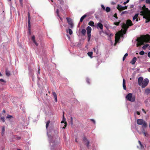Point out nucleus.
Returning a JSON list of instances; mask_svg holds the SVG:
<instances>
[{"label": "nucleus", "mask_w": 150, "mask_h": 150, "mask_svg": "<svg viewBox=\"0 0 150 150\" xmlns=\"http://www.w3.org/2000/svg\"><path fill=\"white\" fill-rule=\"evenodd\" d=\"M143 78L142 77H140L138 78V83L139 85L141 86L142 84Z\"/></svg>", "instance_id": "obj_13"}, {"label": "nucleus", "mask_w": 150, "mask_h": 150, "mask_svg": "<svg viewBox=\"0 0 150 150\" xmlns=\"http://www.w3.org/2000/svg\"><path fill=\"white\" fill-rule=\"evenodd\" d=\"M22 1H20V3L22 6Z\"/></svg>", "instance_id": "obj_51"}, {"label": "nucleus", "mask_w": 150, "mask_h": 150, "mask_svg": "<svg viewBox=\"0 0 150 150\" xmlns=\"http://www.w3.org/2000/svg\"><path fill=\"white\" fill-rule=\"evenodd\" d=\"M142 11L140 12V15L143 16V18L146 19V23L150 21V11L144 5L142 8Z\"/></svg>", "instance_id": "obj_1"}, {"label": "nucleus", "mask_w": 150, "mask_h": 150, "mask_svg": "<svg viewBox=\"0 0 150 150\" xmlns=\"http://www.w3.org/2000/svg\"><path fill=\"white\" fill-rule=\"evenodd\" d=\"M88 55L91 57H92L93 52H89L88 53Z\"/></svg>", "instance_id": "obj_27"}, {"label": "nucleus", "mask_w": 150, "mask_h": 150, "mask_svg": "<svg viewBox=\"0 0 150 150\" xmlns=\"http://www.w3.org/2000/svg\"><path fill=\"white\" fill-rule=\"evenodd\" d=\"M71 125L73 124V118L72 117H71Z\"/></svg>", "instance_id": "obj_42"}, {"label": "nucleus", "mask_w": 150, "mask_h": 150, "mask_svg": "<svg viewBox=\"0 0 150 150\" xmlns=\"http://www.w3.org/2000/svg\"><path fill=\"white\" fill-rule=\"evenodd\" d=\"M143 133L145 136H146L147 135V133L145 132H143Z\"/></svg>", "instance_id": "obj_44"}, {"label": "nucleus", "mask_w": 150, "mask_h": 150, "mask_svg": "<svg viewBox=\"0 0 150 150\" xmlns=\"http://www.w3.org/2000/svg\"><path fill=\"white\" fill-rule=\"evenodd\" d=\"M38 73H39H39H40V69L39 68H38Z\"/></svg>", "instance_id": "obj_56"}, {"label": "nucleus", "mask_w": 150, "mask_h": 150, "mask_svg": "<svg viewBox=\"0 0 150 150\" xmlns=\"http://www.w3.org/2000/svg\"><path fill=\"white\" fill-rule=\"evenodd\" d=\"M138 143L140 145L141 149H144V147L143 145L142 144V143H141V142L140 141H138Z\"/></svg>", "instance_id": "obj_24"}, {"label": "nucleus", "mask_w": 150, "mask_h": 150, "mask_svg": "<svg viewBox=\"0 0 150 150\" xmlns=\"http://www.w3.org/2000/svg\"><path fill=\"white\" fill-rule=\"evenodd\" d=\"M144 41L146 42H149L150 40V35H147L144 36L143 38Z\"/></svg>", "instance_id": "obj_9"}, {"label": "nucleus", "mask_w": 150, "mask_h": 150, "mask_svg": "<svg viewBox=\"0 0 150 150\" xmlns=\"http://www.w3.org/2000/svg\"><path fill=\"white\" fill-rule=\"evenodd\" d=\"M128 13V12L126 11H123L121 13V15H123L124 14H127Z\"/></svg>", "instance_id": "obj_36"}, {"label": "nucleus", "mask_w": 150, "mask_h": 150, "mask_svg": "<svg viewBox=\"0 0 150 150\" xmlns=\"http://www.w3.org/2000/svg\"><path fill=\"white\" fill-rule=\"evenodd\" d=\"M145 93L146 94H149L150 93V89L149 88L146 89L145 90Z\"/></svg>", "instance_id": "obj_26"}, {"label": "nucleus", "mask_w": 150, "mask_h": 150, "mask_svg": "<svg viewBox=\"0 0 150 150\" xmlns=\"http://www.w3.org/2000/svg\"><path fill=\"white\" fill-rule=\"evenodd\" d=\"M133 25L131 21L129 19L127 20L126 21V24L123 23L122 26V28L123 29L125 32H126L127 29L129 26H131Z\"/></svg>", "instance_id": "obj_2"}, {"label": "nucleus", "mask_w": 150, "mask_h": 150, "mask_svg": "<svg viewBox=\"0 0 150 150\" xmlns=\"http://www.w3.org/2000/svg\"><path fill=\"white\" fill-rule=\"evenodd\" d=\"M127 6H122L120 5H118L117 7V9L120 11H122L127 8Z\"/></svg>", "instance_id": "obj_11"}, {"label": "nucleus", "mask_w": 150, "mask_h": 150, "mask_svg": "<svg viewBox=\"0 0 150 150\" xmlns=\"http://www.w3.org/2000/svg\"><path fill=\"white\" fill-rule=\"evenodd\" d=\"M137 113L138 115H139L140 114V112L138 111L137 112Z\"/></svg>", "instance_id": "obj_52"}, {"label": "nucleus", "mask_w": 150, "mask_h": 150, "mask_svg": "<svg viewBox=\"0 0 150 150\" xmlns=\"http://www.w3.org/2000/svg\"><path fill=\"white\" fill-rule=\"evenodd\" d=\"M146 2L147 3H150V1H146Z\"/></svg>", "instance_id": "obj_50"}, {"label": "nucleus", "mask_w": 150, "mask_h": 150, "mask_svg": "<svg viewBox=\"0 0 150 150\" xmlns=\"http://www.w3.org/2000/svg\"><path fill=\"white\" fill-rule=\"evenodd\" d=\"M64 112H63V120L61 122V123H64V121L65 120V119L64 118Z\"/></svg>", "instance_id": "obj_34"}, {"label": "nucleus", "mask_w": 150, "mask_h": 150, "mask_svg": "<svg viewBox=\"0 0 150 150\" xmlns=\"http://www.w3.org/2000/svg\"><path fill=\"white\" fill-rule=\"evenodd\" d=\"M149 83V79L147 78L145 79L143 81L142 84L141 85L142 88L146 87L148 84Z\"/></svg>", "instance_id": "obj_7"}, {"label": "nucleus", "mask_w": 150, "mask_h": 150, "mask_svg": "<svg viewBox=\"0 0 150 150\" xmlns=\"http://www.w3.org/2000/svg\"><path fill=\"white\" fill-rule=\"evenodd\" d=\"M143 42L141 40H140L138 41V43L137 45V47L141 45H143Z\"/></svg>", "instance_id": "obj_23"}, {"label": "nucleus", "mask_w": 150, "mask_h": 150, "mask_svg": "<svg viewBox=\"0 0 150 150\" xmlns=\"http://www.w3.org/2000/svg\"><path fill=\"white\" fill-rule=\"evenodd\" d=\"M5 132V127H3L2 129L1 135H3L4 134Z\"/></svg>", "instance_id": "obj_29"}, {"label": "nucleus", "mask_w": 150, "mask_h": 150, "mask_svg": "<svg viewBox=\"0 0 150 150\" xmlns=\"http://www.w3.org/2000/svg\"><path fill=\"white\" fill-rule=\"evenodd\" d=\"M139 14L138 13H137L133 17V20H134L135 19H136V21H138V19L137 18V17L138 16Z\"/></svg>", "instance_id": "obj_17"}, {"label": "nucleus", "mask_w": 150, "mask_h": 150, "mask_svg": "<svg viewBox=\"0 0 150 150\" xmlns=\"http://www.w3.org/2000/svg\"><path fill=\"white\" fill-rule=\"evenodd\" d=\"M83 141L85 143H86L87 147L89 148V144L90 142L85 136H84L83 137Z\"/></svg>", "instance_id": "obj_12"}, {"label": "nucleus", "mask_w": 150, "mask_h": 150, "mask_svg": "<svg viewBox=\"0 0 150 150\" xmlns=\"http://www.w3.org/2000/svg\"><path fill=\"white\" fill-rule=\"evenodd\" d=\"M86 81L89 84H90V79L88 78H87L86 79Z\"/></svg>", "instance_id": "obj_38"}, {"label": "nucleus", "mask_w": 150, "mask_h": 150, "mask_svg": "<svg viewBox=\"0 0 150 150\" xmlns=\"http://www.w3.org/2000/svg\"><path fill=\"white\" fill-rule=\"evenodd\" d=\"M149 127H150V123H149Z\"/></svg>", "instance_id": "obj_63"}, {"label": "nucleus", "mask_w": 150, "mask_h": 150, "mask_svg": "<svg viewBox=\"0 0 150 150\" xmlns=\"http://www.w3.org/2000/svg\"><path fill=\"white\" fill-rule=\"evenodd\" d=\"M120 38V35L119 33H117L115 35V43L114 45H115L116 43L118 42Z\"/></svg>", "instance_id": "obj_8"}, {"label": "nucleus", "mask_w": 150, "mask_h": 150, "mask_svg": "<svg viewBox=\"0 0 150 150\" xmlns=\"http://www.w3.org/2000/svg\"><path fill=\"white\" fill-rule=\"evenodd\" d=\"M149 46V45L146 44L142 47V49L144 50H145L146 48Z\"/></svg>", "instance_id": "obj_28"}, {"label": "nucleus", "mask_w": 150, "mask_h": 150, "mask_svg": "<svg viewBox=\"0 0 150 150\" xmlns=\"http://www.w3.org/2000/svg\"><path fill=\"white\" fill-rule=\"evenodd\" d=\"M57 14L58 15V13H59V10L58 9H57Z\"/></svg>", "instance_id": "obj_54"}, {"label": "nucleus", "mask_w": 150, "mask_h": 150, "mask_svg": "<svg viewBox=\"0 0 150 150\" xmlns=\"http://www.w3.org/2000/svg\"><path fill=\"white\" fill-rule=\"evenodd\" d=\"M17 150H22L20 149H17Z\"/></svg>", "instance_id": "obj_62"}, {"label": "nucleus", "mask_w": 150, "mask_h": 150, "mask_svg": "<svg viewBox=\"0 0 150 150\" xmlns=\"http://www.w3.org/2000/svg\"><path fill=\"white\" fill-rule=\"evenodd\" d=\"M137 58L136 57H134L132 61H131L130 63L132 64H134L136 60H137Z\"/></svg>", "instance_id": "obj_18"}, {"label": "nucleus", "mask_w": 150, "mask_h": 150, "mask_svg": "<svg viewBox=\"0 0 150 150\" xmlns=\"http://www.w3.org/2000/svg\"><path fill=\"white\" fill-rule=\"evenodd\" d=\"M75 141L77 142V139L76 138V139H75Z\"/></svg>", "instance_id": "obj_60"}, {"label": "nucleus", "mask_w": 150, "mask_h": 150, "mask_svg": "<svg viewBox=\"0 0 150 150\" xmlns=\"http://www.w3.org/2000/svg\"><path fill=\"white\" fill-rule=\"evenodd\" d=\"M110 8L109 7H107L105 9V11L107 12H110Z\"/></svg>", "instance_id": "obj_31"}, {"label": "nucleus", "mask_w": 150, "mask_h": 150, "mask_svg": "<svg viewBox=\"0 0 150 150\" xmlns=\"http://www.w3.org/2000/svg\"><path fill=\"white\" fill-rule=\"evenodd\" d=\"M52 1V2H53V0H52L51 1Z\"/></svg>", "instance_id": "obj_64"}, {"label": "nucleus", "mask_w": 150, "mask_h": 150, "mask_svg": "<svg viewBox=\"0 0 150 150\" xmlns=\"http://www.w3.org/2000/svg\"><path fill=\"white\" fill-rule=\"evenodd\" d=\"M137 123L139 125H142L143 128H145L147 127V123L142 119H138L137 120Z\"/></svg>", "instance_id": "obj_4"}, {"label": "nucleus", "mask_w": 150, "mask_h": 150, "mask_svg": "<svg viewBox=\"0 0 150 150\" xmlns=\"http://www.w3.org/2000/svg\"><path fill=\"white\" fill-rule=\"evenodd\" d=\"M12 117V115H8L6 117V118H11Z\"/></svg>", "instance_id": "obj_39"}, {"label": "nucleus", "mask_w": 150, "mask_h": 150, "mask_svg": "<svg viewBox=\"0 0 150 150\" xmlns=\"http://www.w3.org/2000/svg\"><path fill=\"white\" fill-rule=\"evenodd\" d=\"M66 19L68 24L70 25L71 28H72L73 27V24L72 22V19L68 17Z\"/></svg>", "instance_id": "obj_10"}, {"label": "nucleus", "mask_w": 150, "mask_h": 150, "mask_svg": "<svg viewBox=\"0 0 150 150\" xmlns=\"http://www.w3.org/2000/svg\"><path fill=\"white\" fill-rule=\"evenodd\" d=\"M6 75L8 76H9L10 75V72L8 71L7 70L6 71Z\"/></svg>", "instance_id": "obj_32"}, {"label": "nucleus", "mask_w": 150, "mask_h": 150, "mask_svg": "<svg viewBox=\"0 0 150 150\" xmlns=\"http://www.w3.org/2000/svg\"><path fill=\"white\" fill-rule=\"evenodd\" d=\"M52 94L54 97L55 100L56 102H57V95L56 93L55 92H52Z\"/></svg>", "instance_id": "obj_19"}, {"label": "nucleus", "mask_w": 150, "mask_h": 150, "mask_svg": "<svg viewBox=\"0 0 150 150\" xmlns=\"http://www.w3.org/2000/svg\"><path fill=\"white\" fill-rule=\"evenodd\" d=\"M67 32H69L70 35H71L73 33L72 30L70 29H69L68 30H67Z\"/></svg>", "instance_id": "obj_25"}, {"label": "nucleus", "mask_w": 150, "mask_h": 150, "mask_svg": "<svg viewBox=\"0 0 150 150\" xmlns=\"http://www.w3.org/2000/svg\"><path fill=\"white\" fill-rule=\"evenodd\" d=\"M91 28L90 26H88L86 28V30L88 37V41H89L90 40L91 38Z\"/></svg>", "instance_id": "obj_5"}, {"label": "nucleus", "mask_w": 150, "mask_h": 150, "mask_svg": "<svg viewBox=\"0 0 150 150\" xmlns=\"http://www.w3.org/2000/svg\"><path fill=\"white\" fill-rule=\"evenodd\" d=\"M86 30L84 29H82V31H81V33L83 35L85 36L86 35Z\"/></svg>", "instance_id": "obj_21"}, {"label": "nucleus", "mask_w": 150, "mask_h": 150, "mask_svg": "<svg viewBox=\"0 0 150 150\" xmlns=\"http://www.w3.org/2000/svg\"><path fill=\"white\" fill-rule=\"evenodd\" d=\"M120 23V21H119L117 22H114V24L115 25H118Z\"/></svg>", "instance_id": "obj_37"}, {"label": "nucleus", "mask_w": 150, "mask_h": 150, "mask_svg": "<svg viewBox=\"0 0 150 150\" xmlns=\"http://www.w3.org/2000/svg\"><path fill=\"white\" fill-rule=\"evenodd\" d=\"M28 27L29 33L30 34V16L29 13H28Z\"/></svg>", "instance_id": "obj_6"}, {"label": "nucleus", "mask_w": 150, "mask_h": 150, "mask_svg": "<svg viewBox=\"0 0 150 150\" xmlns=\"http://www.w3.org/2000/svg\"><path fill=\"white\" fill-rule=\"evenodd\" d=\"M0 81L1 82H5V81L4 80H3V79H0Z\"/></svg>", "instance_id": "obj_47"}, {"label": "nucleus", "mask_w": 150, "mask_h": 150, "mask_svg": "<svg viewBox=\"0 0 150 150\" xmlns=\"http://www.w3.org/2000/svg\"><path fill=\"white\" fill-rule=\"evenodd\" d=\"M101 7H102V8H103V9L104 10H105V6H104V5H101Z\"/></svg>", "instance_id": "obj_43"}, {"label": "nucleus", "mask_w": 150, "mask_h": 150, "mask_svg": "<svg viewBox=\"0 0 150 150\" xmlns=\"http://www.w3.org/2000/svg\"><path fill=\"white\" fill-rule=\"evenodd\" d=\"M1 119L2 120L3 122H5L4 120V117H2L1 118Z\"/></svg>", "instance_id": "obj_40"}, {"label": "nucleus", "mask_w": 150, "mask_h": 150, "mask_svg": "<svg viewBox=\"0 0 150 150\" xmlns=\"http://www.w3.org/2000/svg\"><path fill=\"white\" fill-rule=\"evenodd\" d=\"M96 27L97 28H99L101 30H102L103 29V24L100 23H98L97 24Z\"/></svg>", "instance_id": "obj_14"}, {"label": "nucleus", "mask_w": 150, "mask_h": 150, "mask_svg": "<svg viewBox=\"0 0 150 150\" xmlns=\"http://www.w3.org/2000/svg\"><path fill=\"white\" fill-rule=\"evenodd\" d=\"M86 15L85 14L82 16L80 18V22H82L83 20L86 17Z\"/></svg>", "instance_id": "obj_22"}, {"label": "nucleus", "mask_w": 150, "mask_h": 150, "mask_svg": "<svg viewBox=\"0 0 150 150\" xmlns=\"http://www.w3.org/2000/svg\"><path fill=\"white\" fill-rule=\"evenodd\" d=\"M126 98L131 102H134L135 100L136 97L135 96H132V93H129L126 96Z\"/></svg>", "instance_id": "obj_3"}, {"label": "nucleus", "mask_w": 150, "mask_h": 150, "mask_svg": "<svg viewBox=\"0 0 150 150\" xmlns=\"http://www.w3.org/2000/svg\"><path fill=\"white\" fill-rule=\"evenodd\" d=\"M123 89L125 90H126V81L125 79H123Z\"/></svg>", "instance_id": "obj_16"}, {"label": "nucleus", "mask_w": 150, "mask_h": 150, "mask_svg": "<svg viewBox=\"0 0 150 150\" xmlns=\"http://www.w3.org/2000/svg\"><path fill=\"white\" fill-rule=\"evenodd\" d=\"M2 76V74H1V73L0 72V76Z\"/></svg>", "instance_id": "obj_59"}, {"label": "nucleus", "mask_w": 150, "mask_h": 150, "mask_svg": "<svg viewBox=\"0 0 150 150\" xmlns=\"http://www.w3.org/2000/svg\"><path fill=\"white\" fill-rule=\"evenodd\" d=\"M3 112L4 113H5V112H6L4 110H3Z\"/></svg>", "instance_id": "obj_58"}, {"label": "nucleus", "mask_w": 150, "mask_h": 150, "mask_svg": "<svg viewBox=\"0 0 150 150\" xmlns=\"http://www.w3.org/2000/svg\"><path fill=\"white\" fill-rule=\"evenodd\" d=\"M50 121H48L47 122L46 125V128L47 129L49 126V125L50 123Z\"/></svg>", "instance_id": "obj_33"}, {"label": "nucleus", "mask_w": 150, "mask_h": 150, "mask_svg": "<svg viewBox=\"0 0 150 150\" xmlns=\"http://www.w3.org/2000/svg\"><path fill=\"white\" fill-rule=\"evenodd\" d=\"M88 25H90L92 27L94 26V23L93 21H90L88 23Z\"/></svg>", "instance_id": "obj_20"}, {"label": "nucleus", "mask_w": 150, "mask_h": 150, "mask_svg": "<svg viewBox=\"0 0 150 150\" xmlns=\"http://www.w3.org/2000/svg\"><path fill=\"white\" fill-rule=\"evenodd\" d=\"M139 54L141 55H143L144 54V52L142 50L139 52Z\"/></svg>", "instance_id": "obj_35"}, {"label": "nucleus", "mask_w": 150, "mask_h": 150, "mask_svg": "<svg viewBox=\"0 0 150 150\" xmlns=\"http://www.w3.org/2000/svg\"><path fill=\"white\" fill-rule=\"evenodd\" d=\"M93 50H94V51H95V50H96V49H95V48H93Z\"/></svg>", "instance_id": "obj_61"}, {"label": "nucleus", "mask_w": 150, "mask_h": 150, "mask_svg": "<svg viewBox=\"0 0 150 150\" xmlns=\"http://www.w3.org/2000/svg\"><path fill=\"white\" fill-rule=\"evenodd\" d=\"M148 71H149L150 72V68H149L148 69Z\"/></svg>", "instance_id": "obj_57"}, {"label": "nucleus", "mask_w": 150, "mask_h": 150, "mask_svg": "<svg viewBox=\"0 0 150 150\" xmlns=\"http://www.w3.org/2000/svg\"><path fill=\"white\" fill-rule=\"evenodd\" d=\"M148 56L149 58H150V52L148 53Z\"/></svg>", "instance_id": "obj_48"}, {"label": "nucleus", "mask_w": 150, "mask_h": 150, "mask_svg": "<svg viewBox=\"0 0 150 150\" xmlns=\"http://www.w3.org/2000/svg\"><path fill=\"white\" fill-rule=\"evenodd\" d=\"M128 54L127 53H126L125 55H124L123 58V60L124 61L126 57L128 56Z\"/></svg>", "instance_id": "obj_30"}, {"label": "nucleus", "mask_w": 150, "mask_h": 150, "mask_svg": "<svg viewBox=\"0 0 150 150\" xmlns=\"http://www.w3.org/2000/svg\"><path fill=\"white\" fill-rule=\"evenodd\" d=\"M64 124H65L64 127H63V128H62L63 129H65L67 126V122H64Z\"/></svg>", "instance_id": "obj_41"}, {"label": "nucleus", "mask_w": 150, "mask_h": 150, "mask_svg": "<svg viewBox=\"0 0 150 150\" xmlns=\"http://www.w3.org/2000/svg\"><path fill=\"white\" fill-rule=\"evenodd\" d=\"M31 40L36 46H38V43L36 42L35 40V37L34 35H33L31 37Z\"/></svg>", "instance_id": "obj_15"}, {"label": "nucleus", "mask_w": 150, "mask_h": 150, "mask_svg": "<svg viewBox=\"0 0 150 150\" xmlns=\"http://www.w3.org/2000/svg\"><path fill=\"white\" fill-rule=\"evenodd\" d=\"M114 17L116 18V19L118 18V17L117 16V14L116 13H115L114 14Z\"/></svg>", "instance_id": "obj_45"}, {"label": "nucleus", "mask_w": 150, "mask_h": 150, "mask_svg": "<svg viewBox=\"0 0 150 150\" xmlns=\"http://www.w3.org/2000/svg\"><path fill=\"white\" fill-rule=\"evenodd\" d=\"M142 111L144 112V113H146V111H145V110H144V109H142Z\"/></svg>", "instance_id": "obj_53"}, {"label": "nucleus", "mask_w": 150, "mask_h": 150, "mask_svg": "<svg viewBox=\"0 0 150 150\" xmlns=\"http://www.w3.org/2000/svg\"><path fill=\"white\" fill-rule=\"evenodd\" d=\"M91 120L93 122V123L94 124L95 123V120L93 119H92Z\"/></svg>", "instance_id": "obj_49"}, {"label": "nucleus", "mask_w": 150, "mask_h": 150, "mask_svg": "<svg viewBox=\"0 0 150 150\" xmlns=\"http://www.w3.org/2000/svg\"><path fill=\"white\" fill-rule=\"evenodd\" d=\"M21 137H18L17 138V139H21Z\"/></svg>", "instance_id": "obj_55"}, {"label": "nucleus", "mask_w": 150, "mask_h": 150, "mask_svg": "<svg viewBox=\"0 0 150 150\" xmlns=\"http://www.w3.org/2000/svg\"><path fill=\"white\" fill-rule=\"evenodd\" d=\"M129 1H126V2H124L123 4L125 5V4H126L127 3H128Z\"/></svg>", "instance_id": "obj_46"}]
</instances>
